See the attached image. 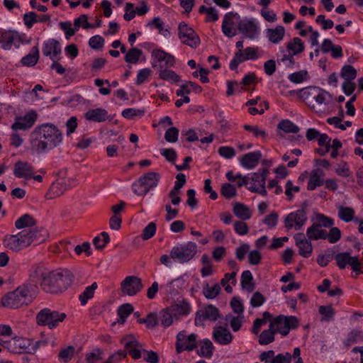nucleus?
<instances>
[{
	"instance_id": "1",
	"label": "nucleus",
	"mask_w": 363,
	"mask_h": 363,
	"mask_svg": "<svg viewBox=\"0 0 363 363\" xmlns=\"http://www.w3.org/2000/svg\"><path fill=\"white\" fill-rule=\"evenodd\" d=\"M30 138L32 149L38 153H43L60 145L63 134L56 125L47 123L36 126Z\"/></svg>"
},
{
	"instance_id": "2",
	"label": "nucleus",
	"mask_w": 363,
	"mask_h": 363,
	"mask_svg": "<svg viewBox=\"0 0 363 363\" xmlns=\"http://www.w3.org/2000/svg\"><path fill=\"white\" fill-rule=\"evenodd\" d=\"M34 274L39 278L42 289L46 293L57 294L66 290L73 282V274L67 269L49 271L37 267Z\"/></svg>"
},
{
	"instance_id": "3",
	"label": "nucleus",
	"mask_w": 363,
	"mask_h": 363,
	"mask_svg": "<svg viewBox=\"0 0 363 363\" xmlns=\"http://www.w3.org/2000/svg\"><path fill=\"white\" fill-rule=\"evenodd\" d=\"M31 286L22 285L16 290L9 292L1 298L2 305L10 308H18L23 305H28L33 297L30 291Z\"/></svg>"
},
{
	"instance_id": "4",
	"label": "nucleus",
	"mask_w": 363,
	"mask_h": 363,
	"mask_svg": "<svg viewBox=\"0 0 363 363\" xmlns=\"http://www.w3.org/2000/svg\"><path fill=\"white\" fill-rule=\"evenodd\" d=\"M197 245L187 242L174 246L170 251V257L174 262L184 264L191 261L197 252Z\"/></svg>"
},
{
	"instance_id": "5",
	"label": "nucleus",
	"mask_w": 363,
	"mask_h": 363,
	"mask_svg": "<svg viewBox=\"0 0 363 363\" xmlns=\"http://www.w3.org/2000/svg\"><path fill=\"white\" fill-rule=\"evenodd\" d=\"M67 315L65 313L48 308L41 309L36 315V323L40 326H47L49 329L57 328L65 320Z\"/></svg>"
},
{
	"instance_id": "6",
	"label": "nucleus",
	"mask_w": 363,
	"mask_h": 363,
	"mask_svg": "<svg viewBox=\"0 0 363 363\" xmlns=\"http://www.w3.org/2000/svg\"><path fill=\"white\" fill-rule=\"evenodd\" d=\"M271 325L276 333L282 335H286L291 330L296 329L299 325L298 319L294 315L286 316L280 315L274 318L271 322Z\"/></svg>"
},
{
	"instance_id": "7",
	"label": "nucleus",
	"mask_w": 363,
	"mask_h": 363,
	"mask_svg": "<svg viewBox=\"0 0 363 363\" xmlns=\"http://www.w3.org/2000/svg\"><path fill=\"white\" fill-rule=\"evenodd\" d=\"M299 96L308 101L314 99L318 104H327L332 99L329 92L317 87H307L299 90Z\"/></svg>"
},
{
	"instance_id": "8",
	"label": "nucleus",
	"mask_w": 363,
	"mask_h": 363,
	"mask_svg": "<svg viewBox=\"0 0 363 363\" xmlns=\"http://www.w3.org/2000/svg\"><path fill=\"white\" fill-rule=\"evenodd\" d=\"M13 174L18 179L25 180L34 179L41 182L43 177L39 174H35L33 167L27 162L17 161L13 166Z\"/></svg>"
},
{
	"instance_id": "9",
	"label": "nucleus",
	"mask_w": 363,
	"mask_h": 363,
	"mask_svg": "<svg viewBox=\"0 0 363 363\" xmlns=\"http://www.w3.org/2000/svg\"><path fill=\"white\" fill-rule=\"evenodd\" d=\"M238 30L246 38L255 40L260 33V28L258 23L255 18H244L238 23Z\"/></svg>"
},
{
	"instance_id": "10",
	"label": "nucleus",
	"mask_w": 363,
	"mask_h": 363,
	"mask_svg": "<svg viewBox=\"0 0 363 363\" xmlns=\"http://www.w3.org/2000/svg\"><path fill=\"white\" fill-rule=\"evenodd\" d=\"M307 221L306 211L301 208L289 213L284 218V224L286 229H295L300 230Z\"/></svg>"
},
{
	"instance_id": "11",
	"label": "nucleus",
	"mask_w": 363,
	"mask_h": 363,
	"mask_svg": "<svg viewBox=\"0 0 363 363\" xmlns=\"http://www.w3.org/2000/svg\"><path fill=\"white\" fill-rule=\"evenodd\" d=\"M334 258L336 261L337 265L340 269H343L346 267L347 265H349L356 273V275L362 273V264L359 261L358 257H352L350 255V252H344L337 253Z\"/></svg>"
},
{
	"instance_id": "12",
	"label": "nucleus",
	"mask_w": 363,
	"mask_h": 363,
	"mask_svg": "<svg viewBox=\"0 0 363 363\" xmlns=\"http://www.w3.org/2000/svg\"><path fill=\"white\" fill-rule=\"evenodd\" d=\"M179 38L182 42L190 46L196 48L200 44V38L194 29L189 27L186 23L181 22L178 27Z\"/></svg>"
},
{
	"instance_id": "13",
	"label": "nucleus",
	"mask_w": 363,
	"mask_h": 363,
	"mask_svg": "<svg viewBox=\"0 0 363 363\" xmlns=\"http://www.w3.org/2000/svg\"><path fill=\"white\" fill-rule=\"evenodd\" d=\"M268 169L263 168L247 176H242L240 173L233 174L232 171H229L226 173V177L230 182H234L236 179H239V182H265L268 179Z\"/></svg>"
},
{
	"instance_id": "14",
	"label": "nucleus",
	"mask_w": 363,
	"mask_h": 363,
	"mask_svg": "<svg viewBox=\"0 0 363 363\" xmlns=\"http://www.w3.org/2000/svg\"><path fill=\"white\" fill-rule=\"evenodd\" d=\"M22 43V37L17 31L9 30L0 32V44L4 50H9L12 45L19 48Z\"/></svg>"
},
{
	"instance_id": "15",
	"label": "nucleus",
	"mask_w": 363,
	"mask_h": 363,
	"mask_svg": "<svg viewBox=\"0 0 363 363\" xmlns=\"http://www.w3.org/2000/svg\"><path fill=\"white\" fill-rule=\"evenodd\" d=\"M121 287L123 294L133 296L143 289V284L140 277L128 276L121 282Z\"/></svg>"
},
{
	"instance_id": "16",
	"label": "nucleus",
	"mask_w": 363,
	"mask_h": 363,
	"mask_svg": "<svg viewBox=\"0 0 363 363\" xmlns=\"http://www.w3.org/2000/svg\"><path fill=\"white\" fill-rule=\"evenodd\" d=\"M22 235L23 240H25L26 247L34 244H40L45 240L47 234L45 230L36 228H26L19 232Z\"/></svg>"
},
{
	"instance_id": "17",
	"label": "nucleus",
	"mask_w": 363,
	"mask_h": 363,
	"mask_svg": "<svg viewBox=\"0 0 363 363\" xmlns=\"http://www.w3.org/2000/svg\"><path fill=\"white\" fill-rule=\"evenodd\" d=\"M38 115L35 110H30L26 112L23 116L16 117L11 128L14 130H27L33 127L38 119Z\"/></svg>"
},
{
	"instance_id": "18",
	"label": "nucleus",
	"mask_w": 363,
	"mask_h": 363,
	"mask_svg": "<svg viewBox=\"0 0 363 363\" xmlns=\"http://www.w3.org/2000/svg\"><path fill=\"white\" fill-rule=\"evenodd\" d=\"M30 339L15 337L10 340L5 341L3 344V347L12 353H26V350H28V346H30Z\"/></svg>"
},
{
	"instance_id": "19",
	"label": "nucleus",
	"mask_w": 363,
	"mask_h": 363,
	"mask_svg": "<svg viewBox=\"0 0 363 363\" xmlns=\"http://www.w3.org/2000/svg\"><path fill=\"white\" fill-rule=\"evenodd\" d=\"M42 52L45 56L49 57L51 60L57 59L62 52L59 41L53 38L45 40L43 43Z\"/></svg>"
},
{
	"instance_id": "20",
	"label": "nucleus",
	"mask_w": 363,
	"mask_h": 363,
	"mask_svg": "<svg viewBox=\"0 0 363 363\" xmlns=\"http://www.w3.org/2000/svg\"><path fill=\"white\" fill-rule=\"evenodd\" d=\"M219 315L218 309L216 306L210 304L204 308L197 311L195 323L197 324L198 323H201L206 320L216 321L219 317Z\"/></svg>"
},
{
	"instance_id": "21",
	"label": "nucleus",
	"mask_w": 363,
	"mask_h": 363,
	"mask_svg": "<svg viewBox=\"0 0 363 363\" xmlns=\"http://www.w3.org/2000/svg\"><path fill=\"white\" fill-rule=\"evenodd\" d=\"M213 340L220 345H228L233 340L230 332L222 326L216 327L213 332Z\"/></svg>"
},
{
	"instance_id": "22",
	"label": "nucleus",
	"mask_w": 363,
	"mask_h": 363,
	"mask_svg": "<svg viewBox=\"0 0 363 363\" xmlns=\"http://www.w3.org/2000/svg\"><path fill=\"white\" fill-rule=\"evenodd\" d=\"M262 153L260 151H255L247 153L240 158L241 165L247 169H253L259 163Z\"/></svg>"
},
{
	"instance_id": "23",
	"label": "nucleus",
	"mask_w": 363,
	"mask_h": 363,
	"mask_svg": "<svg viewBox=\"0 0 363 363\" xmlns=\"http://www.w3.org/2000/svg\"><path fill=\"white\" fill-rule=\"evenodd\" d=\"M70 188L72 186L66 183H52L45 194V197L48 199H55L62 195Z\"/></svg>"
},
{
	"instance_id": "24",
	"label": "nucleus",
	"mask_w": 363,
	"mask_h": 363,
	"mask_svg": "<svg viewBox=\"0 0 363 363\" xmlns=\"http://www.w3.org/2000/svg\"><path fill=\"white\" fill-rule=\"evenodd\" d=\"M84 118L89 121L101 123L108 118V112L101 108L90 109L84 113Z\"/></svg>"
},
{
	"instance_id": "25",
	"label": "nucleus",
	"mask_w": 363,
	"mask_h": 363,
	"mask_svg": "<svg viewBox=\"0 0 363 363\" xmlns=\"http://www.w3.org/2000/svg\"><path fill=\"white\" fill-rule=\"evenodd\" d=\"M237 13L233 12L227 13L223 18L222 23V31L223 34L228 37L232 38L236 35V31L233 28V18L237 16Z\"/></svg>"
},
{
	"instance_id": "26",
	"label": "nucleus",
	"mask_w": 363,
	"mask_h": 363,
	"mask_svg": "<svg viewBox=\"0 0 363 363\" xmlns=\"http://www.w3.org/2000/svg\"><path fill=\"white\" fill-rule=\"evenodd\" d=\"M5 242L6 246L13 251H19L26 247V242L23 240L20 233L16 235H7L5 238Z\"/></svg>"
},
{
	"instance_id": "27",
	"label": "nucleus",
	"mask_w": 363,
	"mask_h": 363,
	"mask_svg": "<svg viewBox=\"0 0 363 363\" xmlns=\"http://www.w3.org/2000/svg\"><path fill=\"white\" fill-rule=\"evenodd\" d=\"M152 57L158 62H164V65L167 67L174 66L175 62L174 56L162 49L154 50L152 52Z\"/></svg>"
},
{
	"instance_id": "28",
	"label": "nucleus",
	"mask_w": 363,
	"mask_h": 363,
	"mask_svg": "<svg viewBox=\"0 0 363 363\" xmlns=\"http://www.w3.org/2000/svg\"><path fill=\"white\" fill-rule=\"evenodd\" d=\"M197 347V335L191 333L187 336L184 343H176V351L180 354L184 350L192 351Z\"/></svg>"
},
{
	"instance_id": "29",
	"label": "nucleus",
	"mask_w": 363,
	"mask_h": 363,
	"mask_svg": "<svg viewBox=\"0 0 363 363\" xmlns=\"http://www.w3.org/2000/svg\"><path fill=\"white\" fill-rule=\"evenodd\" d=\"M267 37L274 44L279 43L285 35V29L282 26H277L274 28L266 29Z\"/></svg>"
},
{
	"instance_id": "30",
	"label": "nucleus",
	"mask_w": 363,
	"mask_h": 363,
	"mask_svg": "<svg viewBox=\"0 0 363 363\" xmlns=\"http://www.w3.org/2000/svg\"><path fill=\"white\" fill-rule=\"evenodd\" d=\"M169 310L172 311L174 316L177 318L178 316L188 315L191 311V306L187 301H182L172 304L169 307Z\"/></svg>"
},
{
	"instance_id": "31",
	"label": "nucleus",
	"mask_w": 363,
	"mask_h": 363,
	"mask_svg": "<svg viewBox=\"0 0 363 363\" xmlns=\"http://www.w3.org/2000/svg\"><path fill=\"white\" fill-rule=\"evenodd\" d=\"M193 91L196 94L202 91V88L194 82L191 81L186 82L185 84L181 85L180 89L177 90L176 94L178 96L188 95Z\"/></svg>"
},
{
	"instance_id": "32",
	"label": "nucleus",
	"mask_w": 363,
	"mask_h": 363,
	"mask_svg": "<svg viewBox=\"0 0 363 363\" xmlns=\"http://www.w3.org/2000/svg\"><path fill=\"white\" fill-rule=\"evenodd\" d=\"M157 183H133L131 189L138 196H144L150 189L155 187Z\"/></svg>"
},
{
	"instance_id": "33",
	"label": "nucleus",
	"mask_w": 363,
	"mask_h": 363,
	"mask_svg": "<svg viewBox=\"0 0 363 363\" xmlns=\"http://www.w3.org/2000/svg\"><path fill=\"white\" fill-rule=\"evenodd\" d=\"M233 211L236 217L242 220H248L251 218V211L250 208L241 203H235Z\"/></svg>"
},
{
	"instance_id": "34",
	"label": "nucleus",
	"mask_w": 363,
	"mask_h": 363,
	"mask_svg": "<svg viewBox=\"0 0 363 363\" xmlns=\"http://www.w3.org/2000/svg\"><path fill=\"white\" fill-rule=\"evenodd\" d=\"M326 230L321 229L315 223L311 226L308 228L306 230V235L308 240H316L319 239L325 240Z\"/></svg>"
},
{
	"instance_id": "35",
	"label": "nucleus",
	"mask_w": 363,
	"mask_h": 363,
	"mask_svg": "<svg viewBox=\"0 0 363 363\" xmlns=\"http://www.w3.org/2000/svg\"><path fill=\"white\" fill-rule=\"evenodd\" d=\"M214 346L212 342L206 338L201 342L200 349L197 350V354L200 357L210 359L213 356Z\"/></svg>"
},
{
	"instance_id": "36",
	"label": "nucleus",
	"mask_w": 363,
	"mask_h": 363,
	"mask_svg": "<svg viewBox=\"0 0 363 363\" xmlns=\"http://www.w3.org/2000/svg\"><path fill=\"white\" fill-rule=\"evenodd\" d=\"M286 49L290 54L296 55L303 52L305 45L301 39L295 37L286 44Z\"/></svg>"
},
{
	"instance_id": "37",
	"label": "nucleus",
	"mask_w": 363,
	"mask_h": 363,
	"mask_svg": "<svg viewBox=\"0 0 363 363\" xmlns=\"http://www.w3.org/2000/svg\"><path fill=\"white\" fill-rule=\"evenodd\" d=\"M362 340H363V331L360 329H353L347 334L344 345L349 347Z\"/></svg>"
},
{
	"instance_id": "38",
	"label": "nucleus",
	"mask_w": 363,
	"mask_h": 363,
	"mask_svg": "<svg viewBox=\"0 0 363 363\" xmlns=\"http://www.w3.org/2000/svg\"><path fill=\"white\" fill-rule=\"evenodd\" d=\"M39 59V50L38 47L34 46L32 48V53L26 55L21 59V64L26 67H33L35 65Z\"/></svg>"
},
{
	"instance_id": "39",
	"label": "nucleus",
	"mask_w": 363,
	"mask_h": 363,
	"mask_svg": "<svg viewBox=\"0 0 363 363\" xmlns=\"http://www.w3.org/2000/svg\"><path fill=\"white\" fill-rule=\"evenodd\" d=\"M242 288L249 292L255 289L253 276L250 270H245L242 273L240 279Z\"/></svg>"
},
{
	"instance_id": "40",
	"label": "nucleus",
	"mask_w": 363,
	"mask_h": 363,
	"mask_svg": "<svg viewBox=\"0 0 363 363\" xmlns=\"http://www.w3.org/2000/svg\"><path fill=\"white\" fill-rule=\"evenodd\" d=\"M35 225V220L32 216L26 213L17 219L15 226L17 229H26Z\"/></svg>"
},
{
	"instance_id": "41",
	"label": "nucleus",
	"mask_w": 363,
	"mask_h": 363,
	"mask_svg": "<svg viewBox=\"0 0 363 363\" xmlns=\"http://www.w3.org/2000/svg\"><path fill=\"white\" fill-rule=\"evenodd\" d=\"M273 325L269 324V329L263 330L259 337V343L261 345H267L274 341V335L276 334Z\"/></svg>"
},
{
	"instance_id": "42",
	"label": "nucleus",
	"mask_w": 363,
	"mask_h": 363,
	"mask_svg": "<svg viewBox=\"0 0 363 363\" xmlns=\"http://www.w3.org/2000/svg\"><path fill=\"white\" fill-rule=\"evenodd\" d=\"M160 67L159 77L160 79L173 82H179L180 81V77L175 72L171 69H163L162 65H160Z\"/></svg>"
},
{
	"instance_id": "43",
	"label": "nucleus",
	"mask_w": 363,
	"mask_h": 363,
	"mask_svg": "<svg viewBox=\"0 0 363 363\" xmlns=\"http://www.w3.org/2000/svg\"><path fill=\"white\" fill-rule=\"evenodd\" d=\"M220 290L221 288L217 283L212 286L206 284L203 286V294L207 299H213L220 294Z\"/></svg>"
},
{
	"instance_id": "44",
	"label": "nucleus",
	"mask_w": 363,
	"mask_h": 363,
	"mask_svg": "<svg viewBox=\"0 0 363 363\" xmlns=\"http://www.w3.org/2000/svg\"><path fill=\"white\" fill-rule=\"evenodd\" d=\"M277 128L286 133H296L300 130L296 124L288 119L281 121L278 123Z\"/></svg>"
},
{
	"instance_id": "45",
	"label": "nucleus",
	"mask_w": 363,
	"mask_h": 363,
	"mask_svg": "<svg viewBox=\"0 0 363 363\" xmlns=\"http://www.w3.org/2000/svg\"><path fill=\"white\" fill-rule=\"evenodd\" d=\"M133 311V307L130 303H124L118 309V323L123 324L127 317Z\"/></svg>"
},
{
	"instance_id": "46",
	"label": "nucleus",
	"mask_w": 363,
	"mask_h": 363,
	"mask_svg": "<svg viewBox=\"0 0 363 363\" xmlns=\"http://www.w3.org/2000/svg\"><path fill=\"white\" fill-rule=\"evenodd\" d=\"M96 282H94L91 286L86 287L84 292L79 295V301L82 306H84L87 303L89 299L91 298L94 296L95 290L97 289Z\"/></svg>"
},
{
	"instance_id": "47",
	"label": "nucleus",
	"mask_w": 363,
	"mask_h": 363,
	"mask_svg": "<svg viewBox=\"0 0 363 363\" xmlns=\"http://www.w3.org/2000/svg\"><path fill=\"white\" fill-rule=\"evenodd\" d=\"M338 216L342 220L348 223L355 219L354 218V211L350 207L340 206L338 208Z\"/></svg>"
},
{
	"instance_id": "48",
	"label": "nucleus",
	"mask_w": 363,
	"mask_h": 363,
	"mask_svg": "<svg viewBox=\"0 0 363 363\" xmlns=\"http://www.w3.org/2000/svg\"><path fill=\"white\" fill-rule=\"evenodd\" d=\"M143 55V51L137 48L130 49L125 56V61L130 64H136Z\"/></svg>"
},
{
	"instance_id": "49",
	"label": "nucleus",
	"mask_w": 363,
	"mask_h": 363,
	"mask_svg": "<svg viewBox=\"0 0 363 363\" xmlns=\"http://www.w3.org/2000/svg\"><path fill=\"white\" fill-rule=\"evenodd\" d=\"M75 351L74 347L69 345L65 348L62 349L58 354V359L60 362L67 363L70 361Z\"/></svg>"
},
{
	"instance_id": "50",
	"label": "nucleus",
	"mask_w": 363,
	"mask_h": 363,
	"mask_svg": "<svg viewBox=\"0 0 363 363\" xmlns=\"http://www.w3.org/2000/svg\"><path fill=\"white\" fill-rule=\"evenodd\" d=\"M243 184L252 192H256L262 196L267 194L265 183H238L239 186H242Z\"/></svg>"
},
{
	"instance_id": "51",
	"label": "nucleus",
	"mask_w": 363,
	"mask_h": 363,
	"mask_svg": "<svg viewBox=\"0 0 363 363\" xmlns=\"http://www.w3.org/2000/svg\"><path fill=\"white\" fill-rule=\"evenodd\" d=\"M185 183H176L174 188L169 193V197L171 198V203L177 206L181 202V198L179 195L181 193V189L184 186Z\"/></svg>"
},
{
	"instance_id": "52",
	"label": "nucleus",
	"mask_w": 363,
	"mask_h": 363,
	"mask_svg": "<svg viewBox=\"0 0 363 363\" xmlns=\"http://www.w3.org/2000/svg\"><path fill=\"white\" fill-rule=\"evenodd\" d=\"M110 242V237L106 232H102L93 240V244L98 250H101Z\"/></svg>"
},
{
	"instance_id": "53",
	"label": "nucleus",
	"mask_w": 363,
	"mask_h": 363,
	"mask_svg": "<svg viewBox=\"0 0 363 363\" xmlns=\"http://www.w3.org/2000/svg\"><path fill=\"white\" fill-rule=\"evenodd\" d=\"M318 311L322 315L321 321L329 322L333 320L335 315V310L330 306H321L319 307Z\"/></svg>"
},
{
	"instance_id": "54",
	"label": "nucleus",
	"mask_w": 363,
	"mask_h": 363,
	"mask_svg": "<svg viewBox=\"0 0 363 363\" xmlns=\"http://www.w3.org/2000/svg\"><path fill=\"white\" fill-rule=\"evenodd\" d=\"M340 76L345 81H351L356 78L357 70L352 65H345L341 69Z\"/></svg>"
},
{
	"instance_id": "55",
	"label": "nucleus",
	"mask_w": 363,
	"mask_h": 363,
	"mask_svg": "<svg viewBox=\"0 0 363 363\" xmlns=\"http://www.w3.org/2000/svg\"><path fill=\"white\" fill-rule=\"evenodd\" d=\"M174 314L169 307L160 311V320L164 327H169L172 324Z\"/></svg>"
},
{
	"instance_id": "56",
	"label": "nucleus",
	"mask_w": 363,
	"mask_h": 363,
	"mask_svg": "<svg viewBox=\"0 0 363 363\" xmlns=\"http://www.w3.org/2000/svg\"><path fill=\"white\" fill-rule=\"evenodd\" d=\"M318 227L330 228L334 225L333 218L325 216L324 214L317 213L315 215V221L314 222Z\"/></svg>"
},
{
	"instance_id": "57",
	"label": "nucleus",
	"mask_w": 363,
	"mask_h": 363,
	"mask_svg": "<svg viewBox=\"0 0 363 363\" xmlns=\"http://www.w3.org/2000/svg\"><path fill=\"white\" fill-rule=\"evenodd\" d=\"M272 317L271 314L265 311L263 313V318H257L254 323L252 329V332L254 334H257L259 332L260 328L265 325L267 322V319L270 318Z\"/></svg>"
},
{
	"instance_id": "58",
	"label": "nucleus",
	"mask_w": 363,
	"mask_h": 363,
	"mask_svg": "<svg viewBox=\"0 0 363 363\" xmlns=\"http://www.w3.org/2000/svg\"><path fill=\"white\" fill-rule=\"evenodd\" d=\"M244 50L238 51L235 53L233 60L230 61L229 67L231 70H235L239 64L247 60Z\"/></svg>"
},
{
	"instance_id": "59",
	"label": "nucleus",
	"mask_w": 363,
	"mask_h": 363,
	"mask_svg": "<svg viewBox=\"0 0 363 363\" xmlns=\"http://www.w3.org/2000/svg\"><path fill=\"white\" fill-rule=\"evenodd\" d=\"M220 191L222 196L228 199L233 198L237 194L236 188L230 183H224Z\"/></svg>"
},
{
	"instance_id": "60",
	"label": "nucleus",
	"mask_w": 363,
	"mask_h": 363,
	"mask_svg": "<svg viewBox=\"0 0 363 363\" xmlns=\"http://www.w3.org/2000/svg\"><path fill=\"white\" fill-rule=\"evenodd\" d=\"M301 243V244L297 245L299 255L305 258L309 257L311 255L313 251V247L310 240L305 242Z\"/></svg>"
},
{
	"instance_id": "61",
	"label": "nucleus",
	"mask_w": 363,
	"mask_h": 363,
	"mask_svg": "<svg viewBox=\"0 0 363 363\" xmlns=\"http://www.w3.org/2000/svg\"><path fill=\"white\" fill-rule=\"evenodd\" d=\"M74 27L78 29L81 26L84 29L94 28V25L88 22V16L86 14H82L74 21Z\"/></svg>"
},
{
	"instance_id": "62",
	"label": "nucleus",
	"mask_w": 363,
	"mask_h": 363,
	"mask_svg": "<svg viewBox=\"0 0 363 363\" xmlns=\"http://www.w3.org/2000/svg\"><path fill=\"white\" fill-rule=\"evenodd\" d=\"M341 238V231L337 227H332L328 233L326 232L325 239H328L329 242L335 243Z\"/></svg>"
},
{
	"instance_id": "63",
	"label": "nucleus",
	"mask_w": 363,
	"mask_h": 363,
	"mask_svg": "<svg viewBox=\"0 0 363 363\" xmlns=\"http://www.w3.org/2000/svg\"><path fill=\"white\" fill-rule=\"evenodd\" d=\"M157 226L154 222H150L143 230L141 237L143 240H147L153 237L156 233Z\"/></svg>"
},
{
	"instance_id": "64",
	"label": "nucleus",
	"mask_w": 363,
	"mask_h": 363,
	"mask_svg": "<svg viewBox=\"0 0 363 363\" xmlns=\"http://www.w3.org/2000/svg\"><path fill=\"white\" fill-rule=\"evenodd\" d=\"M103 352L99 348L95 349L93 352L86 354V363H96L102 359Z\"/></svg>"
}]
</instances>
